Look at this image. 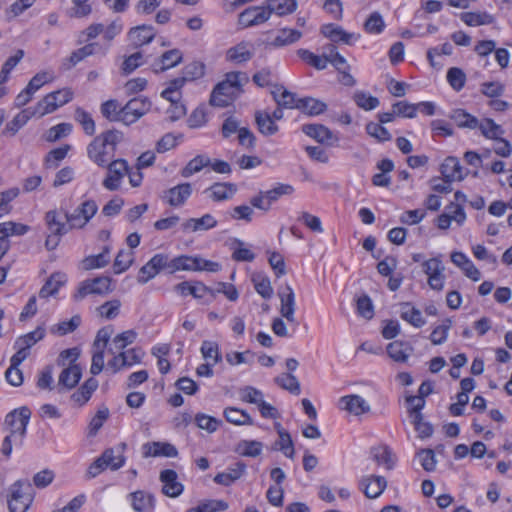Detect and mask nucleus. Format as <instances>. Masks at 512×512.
Here are the masks:
<instances>
[{
  "mask_svg": "<svg viewBox=\"0 0 512 512\" xmlns=\"http://www.w3.org/2000/svg\"><path fill=\"white\" fill-rule=\"evenodd\" d=\"M321 33L333 42H342L347 45L353 44L360 37L358 34L349 33L341 26L335 24H325L321 27Z\"/></svg>",
  "mask_w": 512,
  "mask_h": 512,
  "instance_id": "f3484780",
  "label": "nucleus"
},
{
  "mask_svg": "<svg viewBox=\"0 0 512 512\" xmlns=\"http://www.w3.org/2000/svg\"><path fill=\"white\" fill-rule=\"evenodd\" d=\"M34 500V491L29 480H17L9 487L7 496L9 512H27Z\"/></svg>",
  "mask_w": 512,
  "mask_h": 512,
  "instance_id": "7ed1b4c3",
  "label": "nucleus"
},
{
  "mask_svg": "<svg viewBox=\"0 0 512 512\" xmlns=\"http://www.w3.org/2000/svg\"><path fill=\"white\" fill-rule=\"evenodd\" d=\"M160 481L163 484L162 492L164 495L175 498L182 494L184 486L178 481L176 471L172 469H165L160 472Z\"/></svg>",
  "mask_w": 512,
  "mask_h": 512,
  "instance_id": "4468645a",
  "label": "nucleus"
},
{
  "mask_svg": "<svg viewBox=\"0 0 512 512\" xmlns=\"http://www.w3.org/2000/svg\"><path fill=\"white\" fill-rule=\"evenodd\" d=\"M236 192L237 186L228 182L214 183L204 191V193H208L209 197L215 202L229 200Z\"/></svg>",
  "mask_w": 512,
  "mask_h": 512,
  "instance_id": "412c9836",
  "label": "nucleus"
},
{
  "mask_svg": "<svg viewBox=\"0 0 512 512\" xmlns=\"http://www.w3.org/2000/svg\"><path fill=\"white\" fill-rule=\"evenodd\" d=\"M252 281L257 293H259L265 299L271 298L273 294V288L268 277L257 274L253 276Z\"/></svg>",
  "mask_w": 512,
  "mask_h": 512,
  "instance_id": "774afa93",
  "label": "nucleus"
},
{
  "mask_svg": "<svg viewBox=\"0 0 512 512\" xmlns=\"http://www.w3.org/2000/svg\"><path fill=\"white\" fill-rule=\"evenodd\" d=\"M451 118L461 128L476 129L478 127V119L462 109L453 111Z\"/></svg>",
  "mask_w": 512,
  "mask_h": 512,
  "instance_id": "5fc2aeb1",
  "label": "nucleus"
},
{
  "mask_svg": "<svg viewBox=\"0 0 512 512\" xmlns=\"http://www.w3.org/2000/svg\"><path fill=\"white\" fill-rule=\"evenodd\" d=\"M302 37V32L291 28H282L278 30L275 38L268 43L273 48H281L298 42Z\"/></svg>",
  "mask_w": 512,
  "mask_h": 512,
  "instance_id": "a878e982",
  "label": "nucleus"
},
{
  "mask_svg": "<svg viewBox=\"0 0 512 512\" xmlns=\"http://www.w3.org/2000/svg\"><path fill=\"white\" fill-rule=\"evenodd\" d=\"M255 122L259 132L265 136H271L278 132V125L273 121L268 112L256 111Z\"/></svg>",
  "mask_w": 512,
  "mask_h": 512,
  "instance_id": "473e14b6",
  "label": "nucleus"
},
{
  "mask_svg": "<svg viewBox=\"0 0 512 512\" xmlns=\"http://www.w3.org/2000/svg\"><path fill=\"white\" fill-rule=\"evenodd\" d=\"M210 164L211 159L206 155L200 154L191 159L180 171V174L184 178H189L192 175L200 172L203 168L210 166Z\"/></svg>",
  "mask_w": 512,
  "mask_h": 512,
  "instance_id": "37998d69",
  "label": "nucleus"
},
{
  "mask_svg": "<svg viewBox=\"0 0 512 512\" xmlns=\"http://www.w3.org/2000/svg\"><path fill=\"white\" fill-rule=\"evenodd\" d=\"M110 262V247L105 246L98 255H91L83 259L82 267L84 270L103 268Z\"/></svg>",
  "mask_w": 512,
  "mask_h": 512,
  "instance_id": "4c0bfd02",
  "label": "nucleus"
},
{
  "mask_svg": "<svg viewBox=\"0 0 512 512\" xmlns=\"http://www.w3.org/2000/svg\"><path fill=\"white\" fill-rule=\"evenodd\" d=\"M344 409L359 416L370 411V405L359 395H347L340 399Z\"/></svg>",
  "mask_w": 512,
  "mask_h": 512,
  "instance_id": "bb28decb",
  "label": "nucleus"
},
{
  "mask_svg": "<svg viewBox=\"0 0 512 512\" xmlns=\"http://www.w3.org/2000/svg\"><path fill=\"white\" fill-rule=\"evenodd\" d=\"M121 108L117 100L111 99L101 105V113L109 121H121Z\"/></svg>",
  "mask_w": 512,
  "mask_h": 512,
  "instance_id": "e2e57ef3",
  "label": "nucleus"
},
{
  "mask_svg": "<svg viewBox=\"0 0 512 512\" xmlns=\"http://www.w3.org/2000/svg\"><path fill=\"white\" fill-rule=\"evenodd\" d=\"M137 337V333L134 330H127L116 335L112 344L108 349V352L112 355L123 351L128 345L132 344Z\"/></svg>",
  "mask_w": 512,
  "mask_h": 512,
  "instance_id": "ea45409f",
  "label": "nucleus"
},
{
  "mask_svg": "<svg viewBox=\"0 0 512 512\" xmlns=\"http://www.w3.org/2000/svg\"><path fill=\"white\" fill-rule=\"evenodd\" d=\"M125 448L126 444L121 443L117 448L118 454L115 453L113 448H108L102 453L106 461V465H108L111 470H118L125 464L126 459L123 455Z\"/></svg>",
  "mask_w": 512,
  "mask_h": 512,
  "instance_id": "a19ab883",
  "label": "nucleus"
},
{
  "mask_svg": "<svg viewBox=\"0 0 512 512\" xmlns=\"http://www.w3.org/2000/svg\"><path fill=\"white\" fill-rule=\"evenodd\" d=\"M482 135L487 139L498 140V138L504 133V130L500 125L496 124L492 119L486 118L482 122L478 121L477 127Z\"/></svg>",
  "mask_w": 512,
  "mask_h": 512,
  "instance_id": "3c124183",
  "label": "nucleus"
},
{
  "mask_svg": "<svg viewBox=\"0 0 512 512\" xmlns=\"http://www.w3.org/2000/svg\"><path fill=\"white\" fill-rule=\"evenodd\" d=\"M451 261L461 268L464 274L473 281H479L481 278L480 271L476 268L473 262L462 252H453L451 254Z\"/></svg>",
  "mask_w": 512,
  "mask_h": 512,
  "instance_id": "393cba45",
  "label": "nucleus"
},
{
  "mask_svg": "<svg viewBox=\"0 0 512 512\" xmlns=\"http://www.w3.org/2000/svg\"><path fill=\"white\" fill-rule=\"evenodd\" d=\"M182 61V53L178 49L166 51L160 59L161 66L155 68V71H165L169 68L175 67Z\"/></svg>",
  "mask_w": 512,
  "mask_h": 512,
  "instance_id": "052dcab7",
  "label": "nucleus"
},
{
  "mask_svg": "<svg viewBox=\"0 0 512 512\" xmlns=\"http://www.w3.org/2000/svg\"><path fill=\"white\" fill-rule=\"evenodd\" d=\"M123 140V133L107 130L96 136L87 146L88 158L99 167H104L115 157L116 149Z\"/></svg>",
  "mask_w": 512,
  "mask_h": 512,
  "instance_id": "f257e3e1",
  "label": "nucleus"
},
{
  "mask_svg": "<svg viewBox=\"0 0 512 512\" xmlns=\"http://www.w3.org/2000/svg\"><path fill=\"white\" fill-rule=\"evenodd\" d=\"M151 107V103L147 98H134L121 108V121L126 125L136 122L145 115Z\"/></svg>",
  "mask_w": 512,
  "mask_h": 512,
  "instance_id": "9b49d317",
  "label": "nucleus"
},
{
  "mask_svg": "<svg viewBox=\"0 0 512 512\" xmlns=\"http://www.w3.org/2000/svg\"><path fill=\"white\" fill-rule=\"evenodd\" d=\"M353 100L356 105L366 111L373 110L379 106V99L370 95L367 92L358 90L353 95Z\"/></svg>",
  "mask_w": 512,
  "mask_h": 512,
  "instance_id": "864d4df0",
  "label": "nucleus"
},
{
  "mask_svg": "<svg viewBox=\"0 0 512 512\" xmlns=\"http://www.w3.org/2000/svg\"><path fill=\"white\" fill-rule=\"evenodd\" d=\"M253 57V52L248 48V44L241 42L227 50L226 58L233 63H244Z\"/></svg>",
  "mask_w": 512,
  "mask_h": 512,
  "instance_id": "58836bf2",
  "label": "nucleus"
},
{
  "mask_svg": "<svg viewBox=\"0 0 512 512\" xmlns=\"http://www.w3.org/2000/svg\"><path fill=\"white\" fill-rule=\"evenodd\" d=\"M271 94L278 106L289 109L297 108L298 99H296L295 94L288 91L283 86H276L271 91Z\"/></svg>",
  "mask_w": 512,
  "mask_h": 512,
  "instance_id": "c9c22d12",
  "label": "nucleus"
},
{
  "mask_svg": "<svg viewBox=\"0 0 512 512\" xmlns=\"http://www.w3.org/2000/svg\"><path fill=\"white\" fill-rule=\"evenodd\" d=\"M143 356L144 351L141 348L134 347L114 354L107 365L113 370V373H117L124 367H132L141 363Z\"/></svg>",
  "mask_w": 512,
  "mask_h": 512,
  "instance_id": "9d476101",
  "label": "nucleus"
},
{
  "mask_svg": "<svg viewBox=\"0 0 512 512\" xmlns=\"http://www.w3.org/2000/svg\"><path fill=\"white\" fill-rule=\"evenodd\" d=\"M280 298V313L282 317L286 318L288 322L298 324L295 319V294L293 289L286 285L279 293Z\"/></svg>",
  "mask_w": 512,
  "mask_h": 512,
  "instance_id": "dca6fc26",
  "label": "nucleus"
},
{
  "mask_svg": "<svg viewBox=\"0 0 512 512\" xmlns=\"http://www.w3.org/2000/svg\"><path fill=\"white\" fill-rule=\"evenodd\" d=\"M294 193V187L290 184L277 183L275 187L266 191H259L250 198V204L256 209L268 212L273 203L278 201L282 196H288Z\"/></svg>",
  "mask_w": 512,
  "mask_h": 512,
  "instance_id": "20e7f679",
  "label": "nucleus"
},
{
  "mask_svg": "<svg viewBox=\"0 0 512 512\" xmlns=\"http://www.w3.org/2000/svg\"><path fill=\"white\" fill-rule=\"evenodd\" d=\"M155 30L151 25H141L133 27L128 32L131 43L136 46H142L150 43L155 37Z\"/></svg>",
  "mask_w": 512,
  "mask_h": 512,
  "instance_id": "5701e85b",
  "label": "nucleus"
},
{
  "mask_svg": "<svg viewBox=\"0 0 512 512\" xmlns=\"http://www.w3.org/2000/svg\"><path fill=\"white\" fill-rule=\"evenodd\" d=\"M441 174L448 181H462L466 176L458 158L453 156L444 160L441 165Z\"/></svg>",
  "mask_w": 512,
  "mask_h": 512,
  "instance_id": "4be33fe9",
  "label": "nucleus"
},
{
  "mask_svg": "<svg viewBox=\"0 0 512 512\" xmlns=\"http://www.w3.org/2000/svg\"><path fill=\"white\" fill-rule=\"evenodd\" d=\"M44 336L45 329L38 327L34 331L19 337L15 342V347H23L29 351V349L38 341L42 340Z\"/></svg>",
  "mask_w": 512,
  "mask_h": 512,
  "instance_id": "603ef678",
  "label": "nucleus"
},
{
  "mask_svg": "<svg viewBox=\"0 0 512 512\" xmlns=\"http://www.w3.org/2000/svg\"><path fill=\"white\" fill-rule=\"evenodd\" d=\"M269 19L266 6H251L239 14L238 23L241 27L248 28L265 23Z\"/></svg>",
  "mask_w": 512,
  "mask_h": 512,
  "instance_id": "f8f14e48",
  "label": "nucleus"
},
{
  "mask_svg": "<svg viewBox=\"0 0 512 512\" xmlns=\"http://www.w3.org/2000/svg\"><path fill=\"white\" fill-rule=\"evenodd\" d=\"M227 508L228 503L223 500H207L194 508H190L187 512H218L225 511Z\"/></svg>",
  "mask_w": 512,
  "mask_h": 512,
  "instance_id": "0e129e2a",
  "label": "nucleus"
},
{
  "mask_svg": "<svg viewBox=\"0 0 512 512\" xmlns=\"http://www.w3.org/2000/svg\"><path fill=\"white\" fill-rule=\"evenodd\" d=\"M297 109L302 110L310 116H316L325 112L327 105L318 99L306 97L298 99Z\"/></svg>",
  "mask_w": 512,
  "mask_h": 512,
  "instance_id": "79ce46f5",
  "label": "nucleus"
},
{
  "mask_svg": "<svg viewBox=\"0 0 512 512\" xmlns=\"http://www.w3.org/2000/svg\"><path fill=\"white\" fill-rule=\"evenodd\" d=\"M266 9L269 11V18L273 13L278 16L292 14L297 9L296 0H266Z\"/></svg>",
  "mask_w": 512,
  "mask_h": 512,
  "instance_id": "c756f323",
  "label": "nucleus"
},
{
  "mask_svg": "<svg viewBox=\"0 0 512 512\" xmlns=\"http://www.w3.org/2000/svg\"><path fill=\"white\" fill-rule=\"evenodd\" d=\"M192 194V186L190 183L178 184L166 191L162 196L165 203L172 207H181L185 204Z\"/></svg>",
  "mask_w": 512,
  "mask_h": 512,
  "instance_id": "ddd939ff",
  "label": "nucleus"
},
{
  "mask_svg": "<svg viewBox=\"0 0 512 512\" xmlns=\"http://www.w3.org/2000/svg\"><path fill=\"white\" fill-rule=\"evenodd\" d=\"M249 77L245 72H229L225 79L219 82L210 96V104L217 107L228 106L240 93L242 86L248 83Z\"/></svg>",
  "mask_w": 512,
  "mask_h": 512,
  "instance_id": "f03ea898",
  "label": "nucleus"
},
{
  "mask_svg": "<svg viewBox=\"0 0 512 512\" xmlns=\"http://www.w3.org/2000/svg\"><path fill=\"white\" fill-rule=\"evenodd\" d=\"M387 486V481L382 476H366L360 481V489L370 499L379 497Z\"/></svg>",
  "mask_w": 512,
  "mask_h": 512,
  "instance_id": "a211bd4d",
  "label": "nucleus"
},
{
  "mask_svg": "<svg viewBox=\"0 0 512 512\" xmlns=\"http://www.w3.org/2000/svg\"><path fill=\"white\" fill-rule=\"evenodd\" d=\"M144 457H176L178 451L176 447L170 443L165 442H148L142 446Z\"/></svg>",
  "mask_w": 512,
  "mask_h": 512,
  "instance_id": "6ab92c4d",
  "label": "nucleus"
},
{
  "mask_svg": "<svg viewBox=\"0 0 512 512\" xmlns=\"http://www.w3.org/2000/svg\"><path fill=\"white\" fill-rule=\"evenodd\" d=\"M447 81L455 91L463 89L466 83V74L458 67H452L447 71Z\"/></svg>",
  "mask_w": 512,
  "mask_h": 512,
  "instance_id": "69168bd1",
  "label": "nucleus"
},
{
  "mask_svg": "<svg viewBox=\"0 0 512 512\" xmlns=\"http://www.w3.org/2000/svg\"><path fill=\"white\" fill-rule=\"evenodd\" d=\"M225 419L235 425H252L253 420L250 415L242 409L228 407L224 410Z\"/></svg>",
  "mask_w": 512,
  "mask_h": 512,
  "instance_id": "49530a36",
  "label": "nucleus"
},
{
  "mask_svg": "<svg viewBox=\"0 0 512 512\" xmlns=\"http://www.w3.org/2000/svg\"><path fill=\"white\" fill-rule=\"evenodd\" d=\"M131 505L136 512H150L154 509L155 499L153 495L139 490L129 494Z\"/></svg>",
  "mask_w": 512,
  "mask_h": 512,
  "instance_id": "cd10ccee",
  "label": "nucleus"
},
{
  "mask_svg": "<svg viewBox=\"0 0 512 512\" xmlns=\"http://www.w3.org/2000/svg\"><path fill=\"white\" fill-rule=\"evenodd\" d=\"M253 206L242 204L233 207L228 211L229 216L234 220H243L246 223H250L253 220L254 210Z\"/></svg>",
  "mask_w": 512,
  "mask_h": 512,
  "instance_id": "338daca9",
  "label": "nucleus"
},
{
  "mask_svg": "<svg viewBox=\"0 0 512 512\" xmlns=\"http://www.w3.org/2000/svg\"><path fill=\"white\" fill-rule=\"evenodd\" d=\"M45 220L48 228L56 236H62L72 230L70 223H64L58 219V213L56 210L48 211L45 215Z\"/></svg>",
  "mask_w": 512,
  "mask_h": 512,
  "instance_id": "c03bdc74",
  "label": "nucleus"
},
{
  "mask_svg": "<svg viewBox=\"0 0 512 512\" xmlns=\"http://www.w3.org/2000/svg\"><path fill=\"white\" fill-rule=\"evenodd\" d=\"M245 469L246 465L243 462H236L229 466L226 471L218 473L214 477V482L219 485L229 486L243 475Z\"/></svg>",
  "mask_w": 512,
  "mask_h": 512,
  "instance_id": "b1692460",
  "label": "nucleus"
},
{
  "mask_svg": "<svg viewBox=\"0 0 512 512\" xmlns=\"http://www.w3.org/2000/svg\"><path fill=\"white\" fill-rule=\"evenodd\" d=\"M302 132L321 144L333 145L339 140L328 127L322 124H305L302 126Z\"/></svg>",
  "mask_w": 512,
  "mask_h": 512,
  "instance_id": "2eb2a0df",
  "label": "nucleus"
},
{
  "mask_svg": "<svg viewBox=\"0 0 512 512\" xmlns=\"http://www.w3.org/2000/svg\"><path fill=\"white\" fill-rule=\"evenodd\" d=\"M460 19L468 26L476 27L481 25H490L494 23L495 18L487 12H464Z\"/></svg>",
  "mask_w": 512,
  "mask_h": 512,
  "instance_id": "e433bc0d",
  "label": "nucleus"
},
{
  "mask_svg": "<svg viewBox=\"0 0 512 512\" xmlns=\"http://www.w3.org/2000/svg\"><path fill=\"white\" fill-rule=\"evenodd\" d=\"M31 416V411L27 407L15 409L5 417V425L9 427V434L18 435L20 442L26 434L27 425Z\"/></svg>",
  "mask_w": 512,
  "mask_h": 512,
  "instance_id": "1a4fd4ad",
  "label": "nucleus"
},
{
  "mask_svg": "<svg viewBox=\"0 0 512 512\" xmlns=\"http://www.w3.org/2000/svg\"><path fill=\"white\" fill-rule=\"evenodd\" d=\"M372 458L379 464L390 470L395 465V456L387 445H379L371 449Z\"/></svg>",
  "mask_w": 512,
  "mask_h": 512,
  "instance_id": "72a5a7b5",
  "label": "nucleus"
},
{
  "mask_svg": "<svg viewBox=\"0 0 512 512\" xmlns=\"http://www.w3.org/2000/svg\"><path fill=\"white\" fill-rule=\"evenodd\" d=\"M75 120L82 126L84 132L87 135L92 136L95 133V122L92 119L90 113L84 109L79 107L75 110Z\"/></svg>",
  "mask_w": 512,
  "mask_h": 512,
  "instance_id": "680f3d73",
  "label": "nucleus"
},
{
  "mask_svg": "<svg viewBox=\"0 0 512 512\" xmlns=\"http://www.w3.org/2000/svg\"><path fill=\"white\" fill-rule=\"evenodd\" d=\"M197 257L179 256L169 260V273L179 270H197Z\"/></svg>",
  "mask_w": 512,
  "mask_h": 512,
  "instance_id": "09e8293b",
  "label": "nucleus"
},
{
  "mask_svg": "<svg viewBox=\"0 0 512 512\" xmlns=\"http://www.w3.org/2000/svg\"><path fill=\"white\" fill-rule=\"evenodd\" d=\"M400 316L403 320L417 328L424 326L426 323L425 319L422 317L421 311L412 306L409 302L401 304Z\"/></svg>",
  "mask_w": 512,
  "mask_h": 512,
  "instance_id": "f704fd0d",
  "label": "nucleus"
},
{
  "mask_svg": "<svg viewBox=\"0 0 512 512\" xmlns=\"http://www.w3.org/2000/svg\"><path fill=\"white\" fill-rule=\"evenodd\" d=\"M298 56L309 65L313 66L318 70H323L327 67V59L326 54L323 56H318L307 49H298Z\"/></svg>",
  "mask_w": 512,
  "mask_h": 512,
  "instance_id": "13d9d810",
  "label": "nucleus"
},
{
  "mask_svg": "<svg viewBox=\"0 0 512 512\" xmlns=\"http://www.w3.org/2000/svg\"><path fill=\"white\" fill-rule=\"evenodd\" d=\"M29 231V226L12 221L0 223V235L9 239L10 236L24 235Z\"/></svg>",
  "mask_w": 512,
  "mask_h": 512,
  "instance_id": "4d7b16f0",
  "label": "nucleus"
},
{
  "mask_svg": "<svg viewBox=\"0 0 512 512\" xmlns=\"http://www.w3.org/2000/svg\"><path fill=\"white\" fill-rule=\"evenodd\" d=\"M217 220L211 214H204L200 218H189L182 223L184 232L207 231L217 226Z\"/></svg>",
  "mask_w": 512,
  "mask_h": 512,
  "instance_id": "aec40b11",
  "label": "nucleus"
},
{
  "mask_svg": "<svg viewBox=\"0 0 512 512\" xmlns=\"http://www.w3.org/2000/svg\"><path fill=\"white\" fill-rule=\"evenodd\" d=\"M73 91L69 88H64L52 93L47 94L40 100L34 107L32 116H44L54 112L58 107H61L73 99Z\"/></svg>",
  "mask_w": 512,
  "mask_h": 512,
  "instance_id": "39448f33",
  "label": "nucleus"
},
{
  "mask_svg": "<svg viewBox=\"0 0 512 512\" xmlns=\"http://www.w3.org/2000/svg\"><path fill=\"white\" fill-rule=\"evenodd\" d=\"M107 175L102 185L109 191H116L120 188L122 179L129 173V165L125 159H114L105 165Z\"/></svg>",
  "mask_w": 512,
  "mask_h": 512,
  "instance_id": "0eeeda50",
  "label": "nucleus"
},
{
  "mask_svg": "<svg viewBox=\"0 0 512 512\" xmlns=\"http://www.w3.org/2000/svg\"><path fill=\"white\" fill-rule=\"evenodd\" d=\"M82 376V370L79 365L71 364L65 368L59 375L58 383L65 388L71 389L75 387Z\"/></svg>",
  "mask_w": 512,
  "mask_h": 512,
  "instance_id": "7c9ffc66",
  "label": "nucleus"
},
{
  "mask_svg": "<svg viewBox=\"0 0 512 512\" xmlns=\"http://www.w3.org/2000/svg\"><path fill=\"white\" fill-rule=\"evenodd\" d=\"M274 381L282 389L287 390L294 395H299L301 392L300 383L292 373H282L277 376Z\"/></svg>",
  "mask_w": 512,
  "mask_h": 512,
  "instance_id": "de8ad7c7",
  "label": "nucleus"
},
{
  "mask_svg": "<svg viewBox=\"0 0 512 512\" xmlns=\"http://www.w3.org/2000/svg\"><path fill=\"white\" fill-rule=\"evenodd\" d=\"M97 388L98 381L95 378L90 377L71 395V401L77 406H83L89 401Z\"/></svg>",
  "mask_w": 512,
  "mask_h": 512,
  "instance_id": "c85d7f7f",
  "label": "nucleus"
},
{
  "mask_svg": "<svg viewBox=\"0 0 512 512\" xmlns=\"http://www.w3.org/2000/svg\"><path fill=\"white\" fill-rule=\"evenodd\" d=\"M65 282V276L60 273H55L45 282L39 291L40 298H48L55 295L61 285Z\"/></svg>",
  "mask_w": 512,
  "mask_h": 512,
  "instance_id": "a18cd8bd",
  "label": "nucleus"
},
{
  "mask_svg": "<svg viewBox=\"0 0 512 512\" xmlns=\"http://www.w3.org/2000/svg\"><path fill=\"white\" fill-rule=\"evenodd\" d=\"M407 349H410L408 345L400 341H394L388 344L387 353L396 362H406L408 359Z\"/></svg>",
  "mask_w": 512,
  "mask_h": 512,
  "instance_id": "bf43d9fd",
  "label": "nucleus"
},
{
  "mask_svg": "<svg viewBox=\"0 0 512 512\" xmlns=\"http://www.w3.org/2000/svg\"><path fill=\"white\" fill-rule=\"evenodd\" d=\"M201 354L203 358L209 362L212 361V364H217L221 362L222 357L219 351V346L216 342L205 340L202 342L200 348Z\"/></svg>",
  "mask_w": 512,
  "mask_h": 512,
  "instance_id": "6e6d98bb",
  "label": "nucleus"
},
{
  "mask_svg": "<svg viewBox=\"0 0 512 512\" xmlns=\"http://www.w3.org/2000/svg\"><path fill=\"white\" fill-rule=\"evenodd\" d=\"M81 324V317L74 315L70 320L59 322L50 328V333L58 336H64L74 332Z\"/></svg>",
  "mask_w": 512,
  "mask_h": 512,
  "instance_id": "8fccbe9b",
  "label": "nucleus"
},
{
  "mask_svg": "<svg viewBox=\"0 0 512 512\" xmlns=\"http://www.w3.org/2000/svg\"><path fill=\"white\" fill-rule=\"evenodd\" d=\"M175 290L183 296L192 295L196 299H202L206 294L211 293V290L202 283L191 284L184 281L175 286Z\"/></svg>",
  "mask_w": 512,
  "mask_h": 512,
  "instance_id": "2f4dec72",
  "label": "nucleus"
},
{
  "mask_svg": "<svg viewBox=\"0 0 512 512\" xmlns=\"http://www.w3.org/2000/svg\"><path fill=\"white\" fill-rule=\"evenodd\" d=\"M98 211L96 202L92 199L82 202L72 213L66 212L65 218L72 229H81L94 217Z\"/></svg>",
  "mask_w": 512,
  "mask_h": 512,
  "instance_id": "6e6552de",
  "label": "nucleus"
},
{
  "mask_svg": "<svg viewBox=\"0 0 512 512\" xmlns=\"http://www.w3.org/2000/svg\"><path fill=\"white\" fill-rule=\"evenodd\" d=\"M112 279L108 276H100L94 279H87L79 283L77 291L74 294L76 301L83 300L88 295H105L110 293Z\"/></svg>",
  "mask_w": 512,
  "mask_h": 512,
  "instance_id": "423d86ee",
  "label": "nucleus"
}]
</instances>
